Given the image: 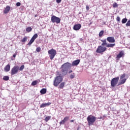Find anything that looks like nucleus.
<instances>
[{
    "instance_id": "nucleus-43",
    "label": "nucleus",
    "mask_w": 130,
    "mask_h": 130,
    "mask_svg": "<svg viewBox=\"0 0 130 130\" xmlns=\"http://www.w3.org/2000/svg\"><path fill=\"white\" fill-rule=\"evenodd\" d=\"M99 118L100 119H102V117H100Z\"/></svg>"
},
{
    "instance_id": "nucleus-44",
    "label": "nucleus",
    "mask_w": 130,
    "mask_h": 130,
    "mask_svg": "<svg viewBox=\"0 0 130 130\" xmlns=\"http://www.w3.org/2000/svg\"><path fill=\"white\" fill-rule=\"evenodd\" d=\"M35 17H37V15H36L35 16Z\"/></svg>"
},
{
    "instance_id": "nucleus-15",
    "label": "nucleus",
    "mask_w": 130,
    "mask_h": 130,
    "mask_svg": "<svg viewBox=\"0 0 130 130\" xmlns=\"http://www.w3.org/2000/svg\"><path fill=\"white\" fill-rule=\"evenodd\" d=\"M10 10H11V7H10V6H7L4 10V14H8V13L10 12Z\"/></svg>"
},
{
    "instance_id": "nucleus-33",
    "label": "nucleus",
    "mask_w": 130,
    "mask_h": 130,
    "mask_svg": "<svg viewBox=\"0 0 130 130\" xmlns=\"http://www.w3.org/2000/svg\"><path fill=\"white\" fill-rule=\"evenodd\" d=\"M41 50V48H40L39 47L37 48V49H36L37 52H40Z\"/></svg>"
},
{
    "instance_id": "nucleus-34",
    "label": "nucleus",
    "mask_w": 130,
    "mask_h": 130,
    "mask_svg": "<svg viewBox=\"0 0 130 130\" xmlns=\"http://www.w3.org/2000/svg\"><path fill=\"white\" fill-rule=\"evenodd\" d=\"M51 117L50 116H47L45 118V121H48L49 119H50Z\"/></svg>"
},
{
    "instance_id": "nucleus-22",
    "label": "nucleus",
    "mask_w": 130,
    "mask_h": 130,
    "mask_svg": "<svg viewBox=\"0 0 130 130\" xmlns=\"http://www.w3.org/2000/svg\"><path fill=\"white\" fill-rule=\"evenodd\" d=\"M102 46H106L107 47V43L106 42V40H105L104 41H102Z\"/></svg>"
},
{
    "instance_id": "nucleus-18",
    "label": "nucleus",
    "mask_w": 130,
    "mask_h": 130,
    "mask_svg": "<svg viewBox=\"0 0 130 130\" xmlns=\"http://www.w3.org/2000/svg\"><path fill=\"white\" fill-rule=\"evenodd\" d=\"M120 80H121L118 83V86H119L120 85H123V84H124V83H125L126 81V79H123Z\"/></svg>"
},
{
    "instance_id": "nucleus-2",
    "label": "nucleus",
    "mask_w": 130,
    "mask_h": 130,
    "mask_svg": "<svg viewBox=\"0 0 130 130\" xmlns=\"http://www.w3.org/2000/svg\"><path fill=\"white\" fill-rule=\"evenodd\" d=\"M61 82H62V76L60 75L56 76L55 77V79L54 80L53 85L55 87H57V86H58V85H59V84H60V83H61Z\"/></svg>"
},
{
    "instance_id": "nucleus-23",
    "label": "nucleus",
    "mask_w": 130,
    "mask_h": 130,
    "mask_svg": "<svg viewBox=\"0 0 130 130\" xmlns=\"http://www.w3.org/2000/svg\"><path fill=\"white\" fill-rule=\"evenodd\" d=\"M3 80L4 81H9V80H10V77L8 76H4Z\"/></svg>"
},
{
    "instance_id": "nucleus-17",
    "label": "nucleus",
    "mask_w": 130,
    "mask_h": 130,
    "mask_svg": "<svg viewBox=\"0 0 130 130\" xmlns=\"http://www.w3.org/2000/svg\"><path fill=\"white\" fill-rule=\"evenodd\" d=\"M10 69H11V66H10V64H7L4 68V71L5 72H10Z\"/></svg>"
},
{
    "instance_id": "nucleus-28",
    "label": "nucleus",
    "mask_w": 130,
    "mask_h": 130,
    "mask_svg": "<svg viewBox=\"0 0 130 130\" xmlns=\"http://www.w3.org/2000/svg\"><path fill=\"white\" fill-rule=\"evenodd\" d=\"M24 69H25V66L24 65H22L20 68H19V71H23Z\"/></svg>"
},
{
    "instance_id": "nucleus-14",
    "label": "nucleus",
    "mask_w": 130,
    "mask_h": 130,
    "mask_svg": "<svg viewBox=\"0 0 130 130\" xmlns=\"http://www.w3.org/2000/svg\"><path fill=\"white\" fill-rule=\"evenodd\" d=\"M51 104V103H47L42 104L40 106V108H43L44 107H46V106H49Z\"/></svg>"
},
{
    "instance_id": "nucleus-11",
    "label": "nucleus",
    "mask_w": 130,
    "mask_h": 130,
    "mask_svg": "<svg viewBox=\"0 0 130 130\" xmlns=\"http://www.w3.org/2000/svg\"><path fill=\"white\" fill-rule=\"evenodd\" d=\"M107 41L110 43H114L115 42V39H114V37H109L107 38Z\"/></svg>"
},
{
    "instance_id": "nucleus-12",
    "label": "nucleus",
    "mask_w": 130,
    "mask_h": 130,
    "mask_svg": "<svg viewBox=\"0 0 130 130\" xmlns=\"http://www.w3.org/2000/svg\"><path fill=\"white\" fill-rule=\"evenodd\" d=\"M81 27L82 25L80 24H77L74 25L73 29L75 31H78V30H80L81 29Z\"/></svg>"
},
{
    "instance_id": "nucleus-6",
    "label": "nucleus",
    "mask_w": 130,
    "mask_h": 130,
    "mask_svg": "<svg viewBox=\"0 0 130 130\" xmlns=\"http://www.w3.org/2000/svg\"><path fill=\"white\" fill-rule=\"evenodd\" d=\"M60 18L59 17H57L55 15H52L51 18V21L52 23H56V24H59L60 23Z\"/></svg>"
},
{
    "instance_id": "nucleus-26",
    "label": "nucleus",
    "mask_w": 130,
    "mask_h": 130,
    "mask_svg": "<svg viewBox=\"0 0 130 130\" xmlns=\"http://www.w3.org/2000/svg\"><path fill=\"white\" fill-rule=\"evenodd\" d=\"M26 32H31L32 31V27L29 26L26 29Z\"/></svg>"
},
{
    "instance_id": "nucleus-41",
    "label": "nucleus",
    "mask_w": 130,
    "mask_h": 130,
    "mask_svg": "<svg viewBox=\"0 0 130 130\" xmlns=\"http://www.w3.org/2000/svg\"><path fill=\"white\" fill-rule=\"evenodd\" d=\"M16 54H14L13 55V57H14L15 58V57H16Z\"/></svg>"
},
{
    "instance_id": "nucleus-42",
    "label": "nucleus",
    "mask_w": 130,
    "mask_h": 130,
    "mask_svg": "<svg viewBox=\"0 0 130 130\" xmlns=\"http://www.w3.org/2000/svg\"><path fill=\"white\" fill-rule=\"evenodd\" d=\"M70 122H74V120H71L70 121Z\"/></svg>"
},
{
    "instance_id": "nucleus-27",
    "label": "nucleus",
    "mask_w": 130,
    "mask_h": 130,
    "mask_svg": "<svg viewBox=\"0 0 130 130\" xmlns=\"http://www.w3.org/2000/svg\"><path fill=\"white\" fill-rule=\"evenodd\" d=\"M122 24H125L127 22V19L126 18H123L122 20Z\"/></svg>"
},
{
    "instance_id": "nucleus-7",
    "label": "nucleus",
    "mask_w": 130,
    "mask_h": 130,
    "mask_svg": "<svg viewBox=\"0 0 130 130\" xmlns=\"http://www.w3.org/2000/svg\"><path fill=\"white\" fill-rule=\"evenodd\" d=\"M106 49H107L106 47L100 46L98 47V48L96 49V52L98 53H102V52H104L105 51H106Z\"/></svg>"
},
{
    "instance_id": "nucleus-4",
    "label": "nucleus",
    "mask_w": 130,
    "mask_h": 130,
    "mask_svg": "<svg viewBox=\"0 0 130 130\" xmlns=\"http://www.w3.org/2000/svg\"><path fill=\"white\" fill-rule=\"evenodd\" d=\"M48 53L49 54V57L51 60H52L54 58L55 55H56V50L51 49L48 51Z\"/></svg>"
},
{
    "instance_id": "nucleus-29",
    "label": "nucleus",
    "mask_w": 130,
    "mask_h": 130,
    "mask_svg": "<svg viewBox=\"0 0 130 130\" xmlns=\"http://www.w3.org/2000/svg\"><path fill=\"white\" fill-rule=\"evenodd\" d=\"M125 78V74H123V75H121L120 80H122Z\"/></svg>"
},
{
    "instance_id": "nucleus-1",
    "label": "nucleus",
    "mask_w": 130,
    "mask_h": 130,
    "mask_svg": "<svg viewBox=\"0 0 130 130\" xmlns=\"http://www.w3.org/2000/svg\"><path fill=\"white\" fill-rule=\"evenodd\" d=\"M80 60L77 59L73 61L72 64L69 62L64 63L62 65H61L60 70L62 74V76H66L67 74H68V72H69V70H71L72 67H76L80 63Z\"/></svg>"
},
{
    "instance_id": "nucleus-39",
    "label": "nucleus",
    "mask_w": 130,
    "mask_h": 130,
    "mask_svg": "<svg viewBox=\"0 0 130 130\" xmlns=\"http://www.w3.org/2000/svg\"><path fill=\"white\" fill-rule=\"evenodd\" d=\"M86 9L87 11H89V9H90V8L88 6H86Z\"/></svg>"
},
{
    "instance_id": "nucleus-5",
    "label": "nucleus",
    "mask_w": 130,
    "mask_h": 130,
    "mask_svg": "<svg viewBox=\"0 0 130 130\" xmlns=\"http://www.w3.org/2000/svg\"><path fill=\"white\" fill-rule=\"evenodd\" d=\"M119 80V77H117L113 78L111 81V86L112 88H114L116 85H117V83H118V81Z\"/></svg>"
},
{
    "instance_id": "nucleus-30",
    "label": "nucleus",
    "mask_w": 130,
    "mask_h": 130,
    "mask_svg": "<svg viewBox=\"0 0 130 130\" xmlns=\"http://www.w3.org/2000/svg\"><path fill=\"white\" fill-rule=\"evenodd\" d=\"M104 34V31L103 30H101L100 33H99V37H101V36H102V35H103V34Z\"/></svg>"
},
{
    "instance_id": "nucleus-35",
    "label": "nucleus",
    "mask_w": 130,
    "mask_h": 130,
    "mask_svg": "<svg viewBox=\"0 0 130 130\" xmlns=\"http://www.w3.org/2000/svg\"><path fill=\"white\" fill-rule=\"evenodd\" d=\"M117 22H120V17L119 16H117L116 18Z\"/></svg>"
},
{
    "instance_id": "nucleus-40",
    "label": "nucleus",
    "mask_w": 130,
    "mask_h": 130,
    "mask_svg": "<svg viewBox=\"0 0 130 130\" xmlns=\"http://www.w3.org/2000/svg\"><path fill=\"white\" fill-rule=\"evenodd\" d=\"M105 117H106V116L104 115V116L102 117V119H103V120H104V119H105Z\"/></svg>"
},
{
    "instance_id": "nucleus-31",
    "label": "nucleus",
    "mask_w": 130,
    "mask_h": 130,
    "mask_svg": "<svg viewBox=\"0 0 130 130\" xmlns=\"http://www.w3.org/2000/svg\"><path fill=\"white\" fill-rule=\"evenodd\" d=\"M113 7L114 8H117V7H118V4H117V3H114L113 4Z\"/></svg>"
},
{
    "instance_id": "nucleus-32",
    "label": "nucleus",
    "mask_w": 130,
    "mask_h": 130,
    "mask_svg": "<svg viewBox=\"0 0 130 130\" xmlns=\"http://www.w3.org/2000/svg\"><path fill=\"white\" fill-rule=\"evenodd\" d=\"M126 27H130V20L126 23Z\"/></svg>"
},
{
    "instance_id": "nucleus-9",
    "label": "nucleus",
    "mask_w": 130,
    "mask_h": 130,
    "mask_svg": "<svg viewBox=\"0 0 130 130\" xmlns=\"http://www.w3.org/2000/svg\"><path fill=\"white\" fill-rule=\"evenodd\" d=\"M38 37V34H35L32 36V37L30 39V40L29 42V43L27 44V45H29L30 46L31 45V44H32V43H33V42H34V41H35V39H36V38H37Z\"/></svg>"
},
{
    "instance_id": "nucleus-38",
    "label": "nucleus",
    "mask_w": 130,
    "mask_h": 130,
    "mask_svg": "<svg viewBox=\"0 0 130 130\" xmlns=\"http://www.w3.org/2000/svg\"><path fill=\"white\" fill-rule=\"evenodd\" d=\"M60 3H61V0H56L57 4H60Z\"/></svg>"
},
{
    "instance_id": "nucleus-24",
    "label": "nucleus",
    "mask_w": 130,
    "mask_h": 130,
    "mask_svg": "<svg viewBox=\"0 0 130 130\" xmlns=\"http://www.w3.org/2000/svg\"><path fill=\"white\" fill-rule=\"evenodd\" d=\"M65 84H66V83H64V82L61 83L59 85V88H60V89H62L63 88V87H64Z\"/></svg>"
},
{
    "instance_id": "nucleus-45",
    "label": "nucleus",
    "mask_w": 130,
    "mask_h": 130,
    "mask_svg": "<svg viewBox=\"0 0 130 130\" xmlns=\"http://www.w3.org/2000/svg\"><path fill=\"white\" fill-rule=\"evenodd\" d=\"M117 1H118V0H117Z\"/></svg>"
},
{
    "instance_id": "nucleus-36",
    "label": "nucleus",
    "mask_w": 130,
    "mask_h": 130,
    "mask_svg": "<svg viewBox=\"0 0 130 130\" xmlns=\"http://www.w3.org/2000/svg\"><path fill=\"white\" fill-rule=\"evenodd\" d=\"M20 6H21V3L18 2V3H16V6L17 7H20Z\"/></svg>"
},
{
    "instance_id": "nucleus-37",
    "label": "nucleus",
    "mask_w": 130,
    "mask_h": 130,
    "mask_svg": "<svg viewBox=\"0 0 130 130\" xmlns=\"http://www.w3.org/2000/svg\"><path fill=\"white\" fill-rule=\"evenodd\" d=\"M71 74H73V71L72 70H70L68 72V75H71Z\"/></svg>"
},
{
    "instance_id": "nucleus-20",
    "label": "nucleus",
    "mask_w": 130,
    "mask_h": 130,
    "mask_svg": "<svg viewBox=\"0 0 130 130\" xmlns=\"http://www.w3.org/2000/svg\"><path fill=\"white\" fill-rule=\"evenodd\" d=\"M39 82H40V80L34 81L31 83V86H36V85H37V83H39Z\"/></svg>"
},
{
    "instance_id": "nucleus-10",
    "label": "nucleus",
    "mask_w": 130,
    "mask_h": 130,
    "mask_svg": "<svg viewBox=\"0 0 130 130\" xmlns=\"http://www.w3.org/2000/svg\"><path fill=\"white\" fill-rule=\"evenodd\" d=\"M123 55H124V52L123 51H120L116 57V60H117L116 62H118V61L119 60Z\"/></svg>"
},
{
    "instance_id": "nucleus-13",
    "label": "nucleus",
    "mask_w": 130,
    "mask_h": 130,
    "mask_svg": "<svg viewBox=\"0 0 130 130\" xmlns=\"http://www.w3.org/2000/svg\"><path fill=\"white\" fill-rule=\"evenodd\" d=\"M69 117H65L63 119V120H62L60 122V124H64V123H66V122H67V121L69 120Z\"/></svg>"
},
{
    "instance_id": "nucleus-19",
    "label": "nucleus",
    "mask_w": 130,
    "mask_h": 130,
    "mask_svg": "<svg viewBox=\"0 0 130 130\" xmlns=\"http://www.w3.org/2000/svg\"><path fill=\"white\" fill-rule=\"evenodd\" d=\"M46 88H43L40 90V93L41 94H42V95L46 94Z\"/></svg>"
},
{
    "instance_id": "nucleus-8",
    "label": "nucleus",
    "mask_w": 130,
    "mask_h": 130,
    "mask_svg": "<svg viewBox=\"0 0 130 130\" xmlns=\"http://www.w3.org/2000/svg\"><path fill=\"white\" fill-rule=\"evenodd\" d=\"M18 72H19V66H14L11 70V75L14 76V75L18 74Z\"/></svg>"
},
{
    "instance_id": "nucleus-3",
    "label": "nucleus",
    "mask_w": 130,
    "mask_h": 130,
    "mask_svg": "<svg viewBox=\"0 0 130 130\" xmlns=\"http://www.w3.org/2000/svg\"><path fill=\"white\" fill-rule=\"evenodd\" d=\"M87 121H88V125H93L94 122L96 121V117L92 115H89L87 118Z\"/></svg>"
},
{
    "instance_id": "nucleus-25",
    "label": "nucleus",
    "mask_w": 130,
    "mask_h": 130,
    "mask_svg": "<svg viewBox=\"0 0 130 130\" xmlns=\"http://www.w3.org/2000/svg\"><path fill=\"white\" fill-rule=\"evenodd\" d=\"M115 45V44H108L107 45V47H114Z\"/></svg>"
},
{
    "instance_id": "nucleus-16",
    "label": "nucleus",
    "mask_w": 130,
    "mask_h": 130,
    "mask_svg": "<svg viewBox=\"0 0 130 130\" xmlns=\"http://www.w3.org/2000/svg\"><path fill=\"white\" fill-rule=\"evenodd\" d=\"M68 77L69 78V79H75V78L76 77V73H71V74H69L68 75Z\"/></svg>"
},
{
    "instance_id": "nucleus-21",
    "label": "nucleus",
    "mask_w": 130,
    "mask_h": 130,
    "mask_svg": "<svg viewBox=\"0 0 130 130\" xmlns=\"http://www.w3.org/2000/svg\"><path fill=\"white\" fill-rule=\"evenodd\" d=\"M27 40H28V37H25L21 40V42L22 43H25V42H27Z\"/></svg>"
}]
</instances>
